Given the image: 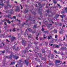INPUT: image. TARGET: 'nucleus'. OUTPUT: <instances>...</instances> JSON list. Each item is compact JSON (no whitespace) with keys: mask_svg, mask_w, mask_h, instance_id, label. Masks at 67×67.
<instances>
[{"mask_svg":"<svg viewBox=\"0 0 67 67\" xmlns=\"http://www.w3.org/2000/svg\"><path fill=\"white\" fill-rule=\"evenodd\" d=\"M37 3H38V5L40 6L39 9H38V10L39 11L38 13H40V17H41V18H42L43 16L42 15V11H41V10H42V6L41 4V3L37 2Z\"/></svg>","mask_w":67,"mask_h":67,"instance_id":"nucleus-1","label":"nucleus"},{"mask_svg":"<svg viewBox=\"0 0 67 67\" xmlns=\"http://www.w3.org/2000/svg\"><path fill=\"white\" fill-rule=\"evenodd\" d=\"M13 11V10L12 9H11V10H10L9 11V12L10 13V14H8V18H10V16H11V14H12V12Z\"/></svg>","mask_w":67,"mask_h":67,"instance_id":"nucleus-2","label":"nucleus"},{"mask_svg":"<svg viewBox=\"0 0 67 67\" xmlns=\"http://www.w3.org/2000/svg\"><path fill=\"white\" fill-rule=\"evenodd\" d=\"M39 49V48H38L37 46H36V48H35L34 49V51L35 53H36L37 52V51H38Z\"/></svg>","mask_w":67,"mask_h":67,"instance_id":"nucleus-3","label":"nucleus"},{"mask_svg":"<svg viewBox=\"0 0 67 67\" xmlns=\"http://www.w3.org/2000/svg\"><path fill=\"white\" fill-rule=\"evenodd\" d=\"M22 44L24 45V46H25L26 45V42L25 41L23 40L22 41Z\"/></svg>","mask_w":67,"mask_h":67,"instance_id":"nucleus-4","label":"nucleus"},{"mask_svg":"<svg viewBox=\"0 0 67 67\" xmlns=\"http://www.w3.org/2000/svg\"><path fill=\"white\" fill-rule=\"evenodd\" d=\"M15 11L16 12L17 11H18V12H20V8H19V7H17L15 9Z\"/></svg>","mask_w":67,"mask_h":67,"instance_id":"nucleus-5","label":"nucleus"},{"mask_svg":"<svg viewBox=\"0 0 67 67\" xmlns=\"http://www.w3.org/2000/svg\"><path fill=\"white\" fill-rule=\"evenodd\" d=\"M60 63V61L59 60H56L55 62V64H59Z\"/></svg>","mask_w":67,"mask_h":67,"instance_id":"nucleus-6","label":"nucleus"},{"mask_svg":"<svg viewBox=\"0 0 67 67\" xmlns=\"http://www.w3.org/2000/svg\"><path fill=\"white\" fill-rule=\"evenodd\" d=\"M15 40V37H14L13 36H12V37L11 38V41L12 42V41H13Z\"/></svg>","mask_w":67,"mask_h":67,"instance_id":"nucleus-7","label":"nucleus"},{"mask_svg":"<svg viewBox=\"0 0 67 67\" xmlns=\"http://www.w3.org/2000/svg\"><path fill=\"white\" fill-rule=\"evenodd\" d=\"M24 62H25V63L26 64V66H28V64H29V61L27 62V61H26V60H24Z\"/></svg>","mask_w":67,"mask_h":67,"instance_id":"nucleus-8","label":"nucleus"},{"mask_svg":"<svg viewBox=\"0 0 67 67\" xmlns=\"http://www.w3.org/2000/svg\"><path fill=\"white\" fill-rule=\"evenodd\" d=\"M31 44L32 43H30L29 44V45L28 47L26 48L27 49V50H28V49H29V48H30V47H31Z\"/></svg>","mask_w":67,"mask_h":67,"instance_id":"nucleus-9","label":"nucleus"},{"mask_svg":"<svg viewBox=\"0 0 67 67\" xmlns=\"http://www.w3.org/2000/svg\"><path fill=\"white\" fill-rule=\"evenodd\" d=\"M8 6H9V7H11V5L9 4H7V5H5L4 6L5 8V9H7L8 8Z\"/></svg>","mask_w":67,"mask_h":67,"instance_id":"nucleus-10","label":"nucleus"},{"mask_svg":"<svg viewBox=\"0 0 67 67\" xmlns=\"http://www.w3.org/2000/svg\"><path fill=\"white\" fill-rule=\"evenodd\" d=\"M28 20H31L32 21V20H31L32 18H31V16L30 15V16H28Z\"/></svg>","mask_w":67,"mask_h":67,"instance_id":"nucleus-11","label":"nucleus"},{"mask_svg":"<svg viewBox=\"0 0 67 67\" xmlns=\"http://www.w3.org/2000/svg\"><path fill=\"white\" fill-rule=\"evenodd\" d=\"M37 25H34V27H33V29H34L35 28V29L37 28Z\"/></svg>","mask_w":67,"mask_h":67,"instance_id":"nucleus-12","label":"nucleus"},{"mask_svg":"<svg viewBox=\"0 0 67 67\" xmlns=\"http://www.w3.org/2000/svg\"><path fill=\"white\" fill-rule=\"evenodd\" d=\"M48 19L49 21V22L50 23L52 22V19L51 18H48Z\"/></svg>","mask_w":67,"mask_h":67,"instance_id":"nucleus-13","label":"nucleus"},{"mask_svg":"<svg viewBox=\"0 0 67 67\" xmlns=\"http://www.w3.org/2000/svg\"><path fill=\"white\" fill-rule=\"evenodd\" d=\"M29 12V10L28 9H26L24 11V13H27V12Z\"/></svg>","mask_w":67,"mask_h":67,"instance_id":"nucleus-14","label":"nucleus"},{"mask_svg":"<svg viewBox=\"0 0 67 67\" xmlns=\"http://www.w3.org/2000/svg\"><path fill=\"white\" fill-rule=\"evenodd\" d=\"M13 57L14 58H16V59H17L19 58V57H16V55H14Z\"/></svg>","mask_w":67,"mask_h":67,"instance_id":"nucleus-15","label":"nucleus"},{"mask_svg":"<svg viewBox=\"0 0 67 67\" xmlns=\"http://www.w3.org/2000/svg\"><path fill=\"white\" fill-rule=\"evenodd\" d=\"M12 55H10L9 56V59H10L11 60L12 59Z\"/></svg>","mask_w":67,"mask_h":67,"instance_id":"nucleus-16","label":"nucleus"},{"mask_svg":"<svg viewBox=\"0 0 67 67\" xmlns=\"http://www.w3.org/2000/svg\"><path fill=\"white\" fill-rule=\"evenodd\" d=\"M57 41V39H54L53 38H52V42H54V41Z\"/></svg>","mask_w":67,"mask_h":67,"instance_id":"nucleus-17","label":"nucleus"},{"mask_svg":"<svg viewBox=\"0 0 67 67\" xmlns=\"http://www.w3.org/2000/svg\"><path fill=\"white\" fill-rule=\"evenodd\" d=\"M18 36L19 38V39H21V37H20V36H21V34H18Z\"/></svg>","mask_w":67,"mask_h":67,"instance_id":"nucleus-18","label":"nucleus"},{"mask_svg":"<svg viewBox=\"0 0 67 67\" xmlns=\"http://www.w3.org/2000/svg\"><path fill=\"white\" fill-rule=\"evenodd\" d=\"M41 59L43 60H44V61H45V60H46V58L45 57H42V58Z\"/></svg>","mask_w":67,"mask_h":67,"instance_id":"nucleus-19","label":"nucleus"},{"mask_svg":"<svg viewBox=\"0 0 67 67\" xmlns=\"http://www.w3.org/2000/svg\"><path fill=\"white\" fill-rule=\"evenodd\" d=\"M1 45L3 46H4V45H5V44L4 43V42H2L1 43Z\"/></svg>","mask_w":67,"mask_h":67,"instance_id":"nucleus-20","label":"nucleus"},{"mask_svg":"<svg viewBox=\"0 0 67 67\" xmlns=\"http://www.w3.org/2000/svg\"><path fill=\"white\" fill-rule=\"evenodd\" d=\"M52 38V37L51 36H48V40H49L50 39H51Z\"/></svg>","mask_w":67,"mask_h":67,"instance_id":"nucleus-21","label":"nucleus"},{"mask_svg":"<svg viewBox=\"0 0 67 67\" xmlns=\"http://www.w3.org/2000/svg\"><path fill=\"white\" fill-rule=\"evenodd\" d=\"M53 1L54 4H56L57 3V1H56L55 0H53Z\"/></svg>","mask_w":67,"mask_h":67,"instance_id":"nucleus-22","label":"nucleus"},{"mask_svg":"<svg viewBox=\"0 0 67 67\" xmlns=\"http://www.w3.org/2000/svg\"><path fill=\"white\" fill-rule=\"evenodd\" d=\"M26 52H29V51L27 50H26V51L25 50H24V54H25V53H26Z\"/></svg>","mask_w":67,"mask_h":67,"instance_id":"nucleus-23","label":"nucleus"},{"mask_svg":"<svg viewBox=\"0 0 67 67\" xmlns=\"http://www.w3.org/2000/svg\"><path fill=\"white\" fill-rule=\"evenodd\" d=\"M54 33H57V30L56 29H54Z\"/></svg>","mask_w":67,"mask_h":67,"instance_id":"nucleus-24","label":"nucleus"},{"mask_svg":"<svg viewBox=\"0 0 67 67\" xmlns=\"http://www.w3.org/2000/svg\"><path fill=\"white\" fill-rule=\"evenodd\" d=\"M27 29V30H28L30 32H31V31H32V30H31V28H28Z\"/></svg>","mask_w":67,"mask_h":67,"instance_id":"nucleus-25","label":"nucleus"},{"mask_svg":"<svg viewBox=\"0 0 67 67\" xmlns=\"http://www.w3.org/2000/svg\"><path fill=\"white\" fill-rule=\"evenodd\" d=\"M34 43L35 44H38V42H37V41H34Z\"/></svg>","mask_w":67,"mask_h":67,"instance_id":"nucleus-26","label":"nucleus"},{"mask_svg":"<svg viewBox=\"0 0 67 67\" xmlns=\"http://www.w3.org/2000/svg\"><path fill=\"white\" fill-rule=\"evenodd\" d=\"M42 53H45V51L44 50H42Z\"/></svg>","mask_w":67,"mask_h":67,"instance_id":"nucleus-27","label":"nucleus"},{"mask_svg":"<svg viewBox=\"0 0 67 67\" xmlns=\"http://www.w3.org/2000/svg\"><path fill=\"white\" fill-rule=\"evenodd\" d=\"M62 23H59L58 24V25H59V26H62Z\"/></svg>","mask_w":67,"mask_h":67,"instance_id":"nucleus-28","label":"nucleus"},{"mask_svg":"<svg viewBox=\"0 0 67 67\" xmlns=\"http://www.w3.org/2000/svg\"><path fill=\"white\" fill-rule=\"evenodd\" d=\"M0 5H2V7H3V6H4V4L3 3H0Z\"/></svg>","mask_w":67,"mask_h":67,"instance_id":"nucleus-29","label":"nucleus"},{"mask_svg":"<svg viewBox=\"0 0 67 67\" xmlns=\"http://www.w3.org/2000/svg\"><path fill=\"white\" fill-rule=\"evenodd\" d=\"M15 62H11V64H10V65H12V64H14H14H15Z\"/></svg>","mask_w":67,"mask_h":67,"instance_id":"nucleus-30","label":"nucleus"},{"mask_svg":"<svg viewBox=\"0 0 67 67\" xmlns=\"http://www.w3.org/2000/svg\"><path fill=\"white\" fill-rule=\"evenodd\" d=\"M63 31H59V33H60V34H63Z\"/></svg>","mask_w":67,"mask_h":67,"instance_id":"nucleus-31","label":"nucleus"},{"mask_svg":"<svg viewBox=\"0 0 67 67\" xmlns=\"http://www.w3.org/2000/svg\"><path fill=\"white\" fill-rule=\"evenodd\" d=\"M44 32L45 33H47V34H48V31H44Z\"/></svg>","mask_w":67,"mask_h":67,"instance_id":"nucleus-32","label":"nucleus"},{"mask_svg":"<svg viewBox=\"0 0 67 67\" xmlns=\"http://www.w3.org/2000/svg\"><path fill=\"white\" fill-rule=\"evenodd\" d=\"M65 10H63V11L62 12H61V13H62V14H63V13H65Z\"/></svg>","mask_w":67,"mask_h":67,"instance_id":"nucleus-33","label":"nucleus"},{"mask_svg":"<svg viewBox=\"0 0 67 67\" xmlns=\"http://www.w3.org/2000/svg\"><path fill=\"white\" fill-rule=\"evenodd\" d=\"M3 1H2V0H1L0 1V3H1V4H2V3H3Z\"/></svg>","mask_w":67,"mask_h":67,"instance_id":"nucleus-34","label":"nucleus"},{"mask_svg":"<svg viewBox=\"0 0 67 67\" xmlns=\"http://www.w3.org/2000/svg\"><path fill=\"white\" fill-rule=\"evenodd\" d=\"M54 56L53 55H52V56H51V59H53V58H54Z\"/></svg>","mask_w":67,"mask_h":67,"instance_id":"nucleus-35","label":"nucleus"},{"mask_svg":"<svg viewBox=\"0 0 67 67\" xmlns=\"http://www.w3.org/2000/svg\"><path fill=\"white\" fill-rule=\"evenodd\" d=\"M65 11L66 13H67V7L65 8Z\"/></svg>","mask_w":67,"mask_h":67,"instance_id":"nucleus-36","label":"nucleus"},{"mask_svg":"<svg viewBox=\"0 0 67 67\" xmlns=\"http://www.w3.org/2000/svg\"><path fill=\"white\" fill-rule=\"evenodd\" d=\"M5 57H6V58H9V56H5Z\"/></svg>","mask_w":67,"mask_h":67,"instance_id":"nucleus-37","label":"nucleus"},{"mask_svg":"<svg viewBox=\"0 0 67 67\" xmlns=\"http://www.w3.org/2000/svg\"><path fill=\"white\" fill-rule=\"evenodd\" d=\"M31 35L29 34V35L28 36V38H31Z\"/></svg>","mask_w":67,"mask_h":67,"instance_id":"nucleus-38","label":"nucleus"},{"mask_svg":"<svg viewBox=\"0 0 67 67\" xmlns=\"http://www.w3.org/2000/svg\"><path fill=\"white\" fill-rule=\"evenodd\" d=\"M32 13L34 14L35 15V14H36V13L35 12H32Z\"/></svg>","mask_w":67,"mask_h":67,"instance_id":"nucleus-39","label":"nucleus"},{"mask_svg":"<svg viewBox=\"0 0 67 67\" xmlns=\"http://www.w3.org/2000/svg\"><path fill=\"white\" fill-rule=\"evenodd\" d=\"M19 62L20 64H21V62H22V60L21 59L20 60Z\"/></svg>","mask_w":67,"mask_h":67,"instance_id":"nucleus-40","label":"nucleus"},{"mask_svg":"<svg viewBox=\"0 0 67 67\" xmlns=\"http://www.w3.org/2000/svg\"><path fill=\"white\" fill-rule=\"evenodd\" d=\"M57 5L58 6V7H59L60 8H61V7L60 6V5H59V4H57Z\"/></svg>","mask_w":67,"mask_h":67,"instance_id":"nucleus-41","label":"nucleus"},{"mask_svg":"<svg viewBox=\"0 0 67 67\" xmlns=\"http://www.w3.org/2000/svg\"><path fill=\"white\" fill-rule=\"evenodd\" d=\"M49 26H48V27H49V26H52V24H49Z\"/></svg>","mask_w":67,"mask_h":67,"instance_id":"nucleus-42","label":"nucleus"},{"mask_svg":"<svg viewBox=\"0 0 67 67\" xmlns=\"http://www.w3.org/2000/svg\"><path fill=\"white\" fill-rule=\"evenodd\" d=\"M13 48L14 49H15V50L16 49L15 47V46H14L13 47Z\"/></svg>","mask_w":67,"mask_h":67,"instance_id":"nucleus-43","label":"nucleus"},{"mask_svg":"<svg viewBox=\"0 0 67 67\" xmlns=\"http://www.w3.org/2000/svg\"><path fill=\"white\" fill-rule=\"evenodd\" d=\"M42 53H38V55H40V57H41V55H42Z\"/></svg>","mask_w":67,"mask_h":67,"instance_id":"nucleus-44","label":"nucleus"},{"mask_svg":"<svg viewBox=\"0 0 67 67\" xmlns=\"http://www.w3.org/2000/svg\"><path fill=\"white\" fill-rule=\"evenodd\" d=\"M55 65H56V67H58V65H59V64H55Z\"/></svg>","mask_w":67,"mask_h":67,"instance_id":"nucleus-45","label":"nucleus"},{"mask_svg":"<svg viewBox=\"0 0 67 67\" xmlns=\"http://www.w3.org/2000/svg\"><path fill=\"white\" fill-rule=\"evenodd\" d=\"M55 48H59V46L58 45L56 46H55Z\"/></svg>","mask_w":67,"mask_h":67,"instance_id":"nucleus-46","label":"nucleus"},{"mask_svg":"<svg viewBox=\"0 0 67 67\" xmlns=\"http://www.w3.org/2000/svg\"><path fill=\"white\" fill-rule=\"evenodd\" d=\"M64 54H65V53H63V52H62L61 53V55H63Z\"/></svg>","mask_w":67,"mask_h":67,"instance_id":"nucleus-47","label":"nucleus"},{"mask_svg":"<svg viewBox=\"0 0 67 67\" xmlns=\"http://www.w3.org/2000/svg\"><path fill=\"white\" fill-rule=\"evenodd\" d=\"M46 12H47L48 13L49 12V10L48 9V10H47Z\"/></svg>","mask_w":67,"mask_h":67,"instance_id":"nucleus-48","label":"nucleus"},{"mask_svg":"<svg viewBox=\"0 0 67 67\" xmlns=\"http://www.w3.org/2000/svg\"><path fill=\"white\" fill-rule=\"evenodd\" d=\"M20 5L21 7V10H22V9H23V7H22V5H21V4Z\"/></svg>","mask_w":67,"mask_h":67,"instance_id":"nucleus-49","label":"nucleus"},{"mask_svg":"<svg viewBox=\"0 0 67 67\" xmlns=\"http://www.w3.org/2000/svg\"><path fill=\"white\" fill-rule=\"evenodd\" d=\"M54 52H55V53H56V54L57 53H58L55 50L54 51Z\"/></svg>","mask_w":67,"mask_h":67,"instance_id":"nucleus-50","label":"nucleus"},{"mask_svg":"<svg viewBox=\"0 0 67 67\" xmlns=\"http://www.w3.org/2000/svg\"><path fill=\"white\" fill-rule=\"evenodd\" d=\"M57 36H58L57 35H55V38H57Z\"/></svg>","mask_w":67,"mask_h":67,"instance_id":"nucleus-51","label":"nucleus"},{"mask_svg":"<svg viewBox=\"0 0 67 67\" xmlns=\"http://www.w3.org/2000/svg\"><path fill=\"white\" fill-rule=\"evenodd\" d=\"M6 42H8V43H9V42H10V41H9L8 39H6Z\"/></svg>","mask_w":67,"mask_h":67,"instance_id":"nucleus-52","label":"nucleus"},{"mask_svg":"<svg viewBox=\"0 0 67 67\" xmlns=\"http://www.w3.org/2000/svg\"><path fill=\"white\" fill-rule=\"evenodd\" d=\"M24 34V31L21 32V34Z\"/></svg>","mask_w":67,"mask_h":67,"instance_id":"nucleus-53","label":"nucleus"},{"mask_svg":"<svg viewBox=\"0 0 67 67\" xmlns=\"http://www.w3.org/2000/svg\"><path fill=\"white\" fill-rule=\"evenodd\" d=\"M63 49H67L66 48V47H63Z\"/></svg>","mask_w":67,"mask_h":67,"instance_id":"nucleus-54","label":"nucleus"},{"mask_svg":"<svg viewBox=\"0 0 67 67\" xmlns=\"http://www.w3.org/2000/svg\"><path fill=\"white\" fill-rule=\"evenodd\" d=\"M7 23H9V24H10V23H11V22H10V21H8Z\"/></svg>","mask_w":67,"mask_h":67,"instance_id":"nucleus-55","label":"nucleus"},{"mask_svg":"<svg viewBox=\"0 0 67 67\" xmlns=\"http://www.w3.org/2000/svg\"><path fill=\"white\" fill-rule=\"evenodd\" d=\"M17 21H19V22H21V20H19L18 19H17Z\"/></svg>","mask_w":67,"mask_h":67,"instance_id":"nucleus-56","label":"nucleus"},{"mask_svg":"<svg viewBox=\"0 0 67 67\" xmlns=\"http://www.w3.org/2000/svg\"><path fill=\"white\" fill-rule=\"evenodd\" d=\"M13 32H14V31H15V29L14 28V29L13 30Z\"/></svg>","mask_w":67,"mask_h":67,"instance_id":"nucleus-57","label":"nucleus"},{"mask_svg":"<svg viewBox=\"0 0 67 67\" xmlns=\"http://www.w3.org/2000/svg\"><path fill=\"white\" fill-rule=\"evenodd\" d=\"M51 65H52L53 66H54V63H51Z\"/></svg>","mask_w":67,"mask_h":67,"instance_id":"nucleus-58","label":"nucleus"},{"mask_svg":"<svg viewBox=\"0 0 67 67\" xmlns=\"http://www.w3.org/2000/svg\"><path fill=\"white\" fill-rule=\"evenodd\" d=\"M13 18L15 19H16V16H13Z\"/></svg>","mask_w":67,"mask_h":67,"instance_id":"nucleus-59","label":"nucleus"},{"mask_svg":"<svg viewBox=\"0 0 67 67\" xmlns=\"http://www.w3.org/2000/svg\"><path fill=\"white\" fill-rule=\"evenodd\" d=\"M2 53H5V51H2Z\"/></svg>","mask_w":67,"mask_h":67,"instance_id":"nucleus-60","label":"nucleus"},{"mask_svg":"<svg viewBox=\"0 0 67 67\" xmlns=\"http://www.w3.org/2000/svg\"><path fill=\"white\" fill-rule=\"evenodd\" d=\"M9 21V19H8V20H7V19H6V21H7V22H8V21Z\"/></svg>","mask_w":67,"mask_h":67,"instance_id":"nucleus-61","label":"nucleus"},{"mask_svg":"<svg viewBox=\"0 0 67 67\" xmlns=\"http://www.w3.org/2000/svg\"><path fill=\"white\" fill-rule=\"evenodd\" d=\"M5 19H4L2 21V22H5Z\"/></svg>","mask_w":67,"mask_h":67,"instance_id":"nucleus-62","label":"nucleus"},{"mask_svg":"<svg viewBox=\"0 0 67 67\" xmlns=\"http://www.w3.org/2000/svg\"><path fill=\"white\" fill-rule=\"evenodd\" d=\"M32 22H33L34 23H35V20H33Z\"/></svg>","mask_w":67,"mask_h":67,"instance_id":"nucleus-63","label":"nucleus"},{"mask_svg":"<svg viewBox=\"0 0 67 67\" xmlns=\"http://www.w3.org/2000/svg\"><path fill=\"white\" fill-rule=\"evenodd\" d=\"M5 25H7V23L6 22H5L4 23Z\"/></svg>","mask_w":67,"mask_h":67,"instance_id":"nucleus-64","label":"nucleus"}]
</instances>
